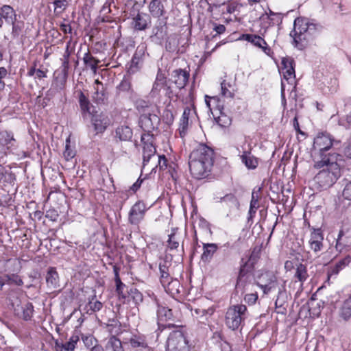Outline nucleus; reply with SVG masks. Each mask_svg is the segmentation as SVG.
I'll list each match as a JSON object with an SVG mask.
<instances>
[{
	"label": "nucleus",
	"instance_id": "f257e3e1",
	"mask_svg": "<svg viewBox=\"0 0 351 351\" xmlns=\"http://www.w3.org/2000/svg\"><path fill=\"white\" fill-rule=\"evenodd\" d=\"M332 135L329 132H319L313 139L312 151L313 152V167L320 169L324 165L335 164L341 155L335 152L333 145L337 143Z\"/></svg>",
	"mask_w": 351,
	"mask_h": 351
},
{
	"label": "nucleus",
	"instance_id": "f03ea898",
	"mask_svg": "<svg viewBox=\"0 0 351 351\" xmlns=\"http://www.w3.org/2000/svg\"><path fill=\"white\" fill-rule=\"evenodd\" d=\"M319 32V27L316 24L309 23L306 19L298 18L294 21V27L290 36L293 38L295 46L302 50L318 35Z\"/></svg>",
	"mask_w": 351,
	"mask_h": 351
},
{
	"label": "nucleus",
	"instance_id": "7ed1b4c3",
	"mask_svg": "<svg viewBox=\"0 0 351 351\" xmlns=\"http://www.w3.org/2000/svg\"><path fill=\"white\" fill-rule=\"evenodd\" d=\"M279 285L278 277L271 271H263L256 278L255 285L263 290L264 295H268L271 291L278 289V298L285 293L286 282L282 280Z\"/></svg>",
	"mask_w": 351,
	"mask_h": 351
},
{
	"label": "nucleus",
	"instance_id": "20e7f679",
	"mask_svg": "<svg viewBox=\"0 0 351 351\" xmlns=\"http://www.w3.org/2000/svg\"><path fill=\"white\" fill-rule=\"evenodd\" d=\"M248 315L247 308L245 304H237L230 306L225 314V324L232 330L242 328Z\"/></svg>",
	"mask_w": 351,
	"mask_h": 351
},
{
	"label": "nucleus",
	"instance_id": "39448f33",
	"mask_svg": "<svg viewBox=\"0 0 351 351\" xmlns=\"http://www.w3.org/2000/svg\"><path fill=\"white\" fill-rule=\"evenodd\" d=\"M173 254H167L160 258L158 263L159 272L158 274L160 284L165 283L167 280L172 279L176 276H180L182 266L180 263L173 265Z\"/></svg>",
	"mask_w": 351,
	"mask_h": 351
},
{
	"label": "nucleus",
	"instance_id": "423d86ee",
	"mask_svg": "<svg viewBox=\"0 0 351 351\" xmlns=\"http://www.w3.org/2000/svg\"><path fill=\"white\" fill-rule=\"evenodd\" d=\"M322 170L315 176V180L322 189H328L332 186L340 176L339 165L337 161L335 164L324 165Z\"/></svg>",
	"mask_w": 351,
	"mask_h": 351
},
{
	"label": "nucleus",
	"instance_id": "0eeeda50",
	"mask_svg": "<svg viewBox=\"0 0 351 351\" xmlns=\"http://www.w3.org/2000/svg\"><path fill=\"white\" fill-rule=\"evenodd\" d=\"M194 348L189 344L182 330H176L170 332L167 341V351H193Z\"/></svg>",
	"mask_w": 351,
	"mask_h": 351
},
{
	"label": "nucleus",
	"instance_id": "6e6552de",
	"mask_svg": "<svg viewBox=\"0 0 351 351\" xmlns=\"http://www.w3.org/2000/svg\"><path fill=\"white\" fill-rule=\"evenodd\" d=\"M149 56L147 52V45L142 43L138 45L129 63L126 65V73L129 75H134L142 69L145 58Z\"/></svg>",
	"mask_w": 351,
	"mask_h": 351
},
{
	"label": "nucleus",
	"instance_id": "1a4fd4ad",
	"mask_svg": "<svg viewBox=\"0 0 351 351\" xmlns=\"http://www.w3.org/2000/svg\"><path fill=\"white\" fill-rule=\"evenodd\" d=\"M186 233L182 232L178 228H172L170 234H169L168 240L167 241V245L165 250V254H172V252H179V246L181 243V253L177 254L178 261L182 260V253L184 252V241Z\"/></svg>",
	"mask_w": 351,
	"mask_h": 351
},
{
	"label": "nucleus",
	"instance_id": "9d476101",
	"mask_svg": "<svg viewBox=\"0 0 351 351\" xmlns=\"http://www.w3.org/2000/svg\"><path fill=\"white\" fill-rule=\"evenodd\" d=\"M265 34L266 33L261 29L260 34H243L240 36V40L250 43L256 48L261 49L267 56L271 57L274 51L265 39Z\"/></svg>",
	"mask_w": 351,
	"mask_h": 351
},
{
	"label": "nucleus",
	"instance_id": "9b49d317",
	"mask_svg": "<svg viewBox=\"0 0 351 351\" xmlns=\"http://www.w3.org/2000/svg\"><path fill=\"white\" fill-rule=\"evenodd\" d=\"M189 166L192 177L197 180H202L210 175L213 164L206 163L204 161H199L189 156Z\"/></svg>",
	"mask_w": 351,
	"mask_h": 351
},
{
	"label": "nucleus",
	"instance_id": "f8f14e48",
	"mask_svg": "<svg viewBox=\"0 0 351 351\" xmlns=\"http://www.w3.org/2000/svg\"><path fill=\"white\" fill-rule=\"evenodd\" d=\"M283 19V14L280 12H275L270 8L263 12L258 19L261 29L267 33V30L272 27L280 25Z\"/></svg>",
	"mask_w": 351,
	"mask_h": 351
},
{
	"label": "nucleus",
	"instance_id": "ddd939ff",
	"mask_svg": "<svg viewBox=\"0 0 351 351\" xmlns=\"http://www.w3.org/2000/svg\"><path fill=\"white\" fill-rule=\"evenodd\" d=\"M197 117V112L194 104L186 106L184 109V112L179 121L178 131L181 138H184L186 135L189 126L192 124L193 121Z\"/></svg>",
	"mask_w": 351,
	"mask_h": 351
},
{
	"label": "nucleus",
	"instance_id": "4468645a",
	"mask_svg": "<svg viewBox=\"0 0 351 351\" xmlns=\"http://www.w3.org/2000/svg\"><path fill=\"white\" fill-rule=\"evenodd\" d=\"M322 77H317L319 79V84L320 89L325 95L333 94L336 93L339 88L338 79L332 73L328 71L322 73Z\"/></svg>",
	"mask_w": 351,
	"mask_h": 351
},
{
	"label": "nucleus",
	"instance_id": "2eb2a0df",
	"mask_svg": "<svg viewBox=\"0 0 351 351\" xmlns=\"http://www.w3.org/2000/svg\"><path fill=\"white\" fill-rule=\"evenodd\" d=\"M189 156L206 163H214V149L205 143H198L191 151Z\"/></svg>",
	"mask_w": 351,
	"mask_h": 351
},
{
	"label": "nucleus",
	"instance_id": "dca6fc26",
	"mask_svg": "<svg viewBox=\"0 0 351 351\" xmlns=\"http://www.w3.org/2000/svg\"><path fill=\"white\" fill-rule=\"evenodd\" d=\"M335 250L340 254H351V230L349 228L339 230L335 241Z\"/></svg>",
	"mask_w": 351,
	"mask_h": 351
},
{
	"label": "nucleus",
	"instance_id": "f3484780",
	"mask_svg": "<svg viewBox=\"0 0 351 351\" xmlns=\"http://www.w3.org/2000/svg\"><path fill=\"white\" fill-rule=\"evenodd\" d=\"M351 263V254H347L345 257L339 259L335 263H331L327 267V278L325 281V284L330 285L331 278H337L339 274L347 267Z\"/></svg>",
	"mask_w": 351,
	"mask_h": 351
},
{
	"label": "nucleus",
	"instance_id": "a211bd4d",
	"mask_svg": "<svg viewBox=\"0 0 351 351\" xmlns=\"http://www.w3.org/2000/svg\"><path fill=\"white\" fill-rule=\"evenodd\" d=\"M254 267L240 261V265L236 282V287L244 289L251 281V276L253 275Z\"/></svg>",
	"mask_w": 351,
	"mask_h": 351
},
{
	"label": "nucleus",
	"instance_id": "6ab92c4d",
	"mask_svg": "<svg viewBox=\"0 0 351 351\" xmlns=\"http://www.w3.org/2000/svg\"><path fill=\"white\" fill-rule=\"evenodd\" d=\"M157 318H158V328L161 330H163L166 328H178V326L173 324H164V322H167L168 321H173L174 320V316L173 314L172 309L169 308V307L162 305V304H158V308H157Z\"/></svg>",
	"mask_w": 351,
	"mask_h": 351
},
{
	"label": "nucleus",
	"instance_id": "aec40b11",
	"mask_svg": "<svg viewBox=\"0 0 351 351\" xmlns=\"http://www.w3.org/2000/svg\"><path fill=\"white\" fill-rule=\"evenodd\" d=\"M280 72L282 73L283 77L288 83L294 84L293 88H295V61L291 57L282 58L281 60Z\"/></svg>",
	"mask_w": 351,
	"mask_h": 351
},
{
	"label": "nucleus",
	"instance_id": "412c9836",
	"mask_svg": "<svg viewBox=\"0 0 351 351\" xmlns=\"http://www.w3.org/2000/svg\"><path fill=\"white\" fill-rule=\"evenodd\" d=\"M147 208L143 201H137L129 212L128 221L131 224L138 225L143 219Z\"/></svg>",
	"mask_w": 351,
	"mask_h": 351
},
{
	"label": "nucleus",
	"instance_id": "4be33fe9",
	"mask_svg": "<svg viewBox=\"0 0 351 351\" xmlns=\"http://www.w3.org/2000/svg\"><path fill=\"white\" fill-rule=\"evenodd\" d=\"M90 116V121L96 134L104 132L110 123L108 117L103 112L98 113L95 110H93Z\"/></svg>",
	"mask_w": 351,
	"mask_h": 351
},
{
	"label": "nucleus",
	"instance_id": "5701e85b",
	"mask_svg": "<svg viewBox=\"0 0 351 351\" xmlns=\"http://www.w3.org/2000/svg\"><path fill=\"white\" fill-rule=\"evenodd\" d=\"M14 314L25 321L31 320L34 315V308L32 302L26 301L15 304L12 303Z\"/></svg>",
	"mask_w": 351,
	"mask_h": 351
},
{
	"label": "nucleus",
	"instance_id": "b1692460",
	"mask_svg": "<svg viewBox=\"0 0 351 351\" xmlns=\"http://www.w3.org/2000/svg\"><path fill=\"white\" fill-rule=\"evenodd\" d=\"M160 118L156 114H143L140 117L139 124L144 132H153L158 128Z\"/></svg>",
	"mask_w": 351,
	"mask_h": 351
},
{
	"label": "nucleus",
	"instance_id": "393cba45",
	"mask_svg": "<svg viewBox=\"0 0 351 351\" xmlns=\"http://www.w3.org/2000/svg\"><path fill=\"white\" fill-rule=\"evenodd\" d=\"M310 238L308 245L315 253L320 252L324 247V234L321 228H310Z\"/></svg>",
	"mask_w": 351,
	"mask_h": 351
},
{
	"label": "nucleus",
	"instance_id": "a878e982",
	"mask_svg": "<svg viewBox=\"0 0 351 351\" xmlns=\"http://www.w3.org/2000/svg\"><path fill=\"white\" fill-rule=\"evenodd\" d=\"M151 24V16L145 12H138V13L132 18L131 25L136 31H145L150 27Z\"/></svg>",
	"mask_w": 351,
	"mask_h": 351
},
{
	"label": "nucleus",
	"instance_id": "bb28decb",
	"mask_svg": "<svg viewBox=\"0 0 351 351\" xmlns=\"http://www.w3.org/2000/svg\"><path fill=\"white\" fill-rule=\"evenodd\" d=\"M189 77V71L182 69L173 70L171 74L172 81L179 89L184 88L186 86Z\"/></svg>",
	"mask_w": 351,
	"mask_h": 351
},
{
	"label": "nucleus",
	"instance_id": "cd10ccee",
	"mask_svg": "<svg viewBox=\"0 0 351 351\" xmlns=\"http://www.w3.org/2000/svg\"><path fill=\"white\" fill-rule=\"evenodd\" d=\"M237 92L236 84L230 80L224 79L221 82L220 97L223 99L232 100Z\"/></svg>",
	"mask_w": 351,
	"mask_h": 351
},
{
	"label": "nucleus",
	"instance_id": "c85d7f7f",
	"mask_svg": "<svg viewBox=\"0 0 351 351\" xmlns=\"http://www.w3.org/2000/svg\"><path fill=\"white\" fill-rule=\"evenodd\" d=\"M177 276H176L173 277L172 279L167 280L165 283H161L165 291L173 298L178 296L183 290V287L178 280Z\"/></svg>",
	"mask_w": 351,
	"mask_h": 351
},
{
	"label": "nucleus",
	"instance_id": "c756f323",
	"mask_svg": "<svg viewBox=\"0 0 351 351\" xmlns=\"http://www.w3.org/2000/svg\"><path fill=\"white\" fill-rule=\"evenodd\" d=\"M309 275L307 265L303 263H298L294 270L293 279L294 283L299 282V287L302 289L304 283L308 280Z\"/></svg>",
	"mask_w": 351,
	"mask_h": 351
},
{
	"label": "nucleus",
	"instance_id": "7c9ffc66",
	"mask_svg": "<svg viewBox=\"0 0 351 351\" xmlns=\"http://www.w3.org/2000/svg\"><path fill=\"white\" fill-rule=\"evenodd\" d=\"M16 143V139L12 132L3 130L0 132V145L3 150V155L7 154L9 151Z\"/></svg>",
	"mask_w": 351,
	"mask_h": 351
},
{
	"label": "nucleus",
	"instance_id": "2f4dec72",
	"mask_svg": "<svg viewBox=\"0 0 351 351\" xmlns=\"http://www.w3.org/2000/svg\"><path fill=\"white\" fill-rule=\"evenodd\" d=\"M45 278L48 289L54 291L60 287L59 275L56 267H49L48 268Z\"/></svg>",
	"mask_w": 351,
	"mask_h": 351
},
{
	"label": "nucleus",
	"instance_id": "473e14b6",
	"mask_svg": "<svg viewBox=\"0 0 351 351\" xmlns=\"http://www.w3.org/2000/svg\"><path fill=\"white\" fill-rule=\"evenodd\" d=\"M113 272H114V280L115 283V291L117 293L118 298L119 300H122L123 298H126L125 295H126V291L124 289L126 288V286L124 283L122 282L119 272H120V267L117 265H113Z\"/></svg>",
	"mask_w": 351,
	"mask_h": 351
},
{
	"label": "nucleus",
	"instance_id": "72a5a7b5",
	"mask_svg": "<svg viewBox=\"0 0 351 351\" xmlns=\"http://www.w3.org/2000/svg\"><path fill=\"white\" fill-rule=\"evenodd\" d=\"M67 78V74L58 72V70L56 71L53 73L51 88L59 93L64 90L66 88Z\"/></svg>",
	"mask_w": 351,
	"mask_h": 351
},
{
	"label": "nucleus",
	"instance_id": "f704fd0d",
	"mask_svg": "<svg viewBox=\"0 0 351 351\" xmlns=\"http://www.w3.org/2000/svg\"><path fill=\"white\" fill-rule=\"evenodd\" d=\"M205 103L209 110H223L224 108L225 99L219 96L205 95ZM213 114V112H212Z\"/></svg>",
	"mask_w": 351,
	"mask_h": 351
},
{
	"label": "nucleus",
	"instance_id": "c9c22d12",
	"mask_svg": "<svg viewBox=\"0 0 351 351\" xmlns=\"http://www.w3.org/2000/svg\"><path fill=\"white\" fill-rule=\"evenodd\" d=\"M149 15L154 18H159L166 13L165 6L161 0H151L148 4Z\"/></svg>",
	"mask_w": 351,
	"mask_h": 351
},
{
	"label": "nucleus",
	"instance_id": "e433bc0d",
	"mask_svg": "<svg viewBox=\"0 0 351 351\" xmlns=\"http://www.w3.org/2000/svg\"><path fill=\"white\" fill-rule=\"evenodd\" d=\"M261 247L256 245L253 247L250 252L249 255L245 257H242L241 261L248 263L249 265L252 266L255 268V265L261 258Z\"/></svg>",
	"mask_w": 351,
	"mask_h": 351
},
{
	"label": "nucleus",
	"instance_id": "4c0bfd02",
	"mask_svg": "<svg viewBox=\"0 0 351 351\" xmlns=\"http://www.w3.org/2000/svg\"><path fill=\"white\" fill-rule=\"evenodd\" d=\"M132 135V130L126 125H119L114 130V137L119 141H129Z\"/></svg>",
	"mask_w": 351,
	"mask_h": 351
},
{
	"label": "nucleus",
	"instance_id": "58836bf2",
	"mask_svg": "<svg viewBox=\"0 0 351 351\" xmlns=\"http://www.w3.org/2000/svg\"><path fill=\"white\" fill-rule=\"evenodd\" d=\"M240 159L248 169H255L259 163L258 158L252 155L250 151H243Z\"/></svg>",
	"mask_w": 351,
	"mask_h": 351
},
{
	"label": "nucleus",
	"instance_id": "ea45409f",
	"mask_svg": "<svg viewBox=\"0 0 351 351\" xmlns=\"http://www.w3.org/2000/svg\"><path fill=\"white\" fill-rule=\"evenodd\" d=\"M130 346L136 350H145L148 348L146 337L144 335H133L129 339Z\"/></svg>",
	"mask_w": 351,
	"mask_h": 351
},
{
	"label": "nucleus",
	"instance_id": "a19ab883",
	"mask_svg": "<svg viewBox=\"0 0 351 351\" xmlns=\"http://www.w3.org/2000/svg\"><path fill=\"white\" fill-rule=\"evenodd\" d=\"M79 104L83 117H86L88 114L91 115L93 114L94 107L90 102L88 97L82 91L80 93L79 95Z\"/></svg>",
	"mask_w": 351,
	"mask_h": 351
},
{
	"label": "nucleus",
	"instance_id": "79ce46f5",
	"mask_svg": "<svg viewBox=\"0 0 351 351\" xmlns=\"http://www.w3.org/2000/svg\"><path fill=\"white\" fill-rule=\"evenodd\" d=\"M126 298H123L124 302L132 301L135 305H138L143 300L142 293L136 287H132L130 290H126Z\"/></svg>",
	"mask_w": 351,
	"mask_h": 351
},
{
	"label": "nucleus",
	"instance_id": "37998d69",
	"mask_svg": "<svg viewBox=\"0 0 351 351\" xmlns=\"http://www.w3.org/2000/svg\"><path fill=\"white\" fill-rule=\"evenodd\" d=\"M176 111L173 105L169 102L164 109L161 115L162 121L168 125H171L175 119Z\"/></svg>",
	"mask_w": 351,
	"mask_h": 351
},
{
	"label": "nucleus",
	"instance_id": "c03bdc74",
	"mask_svg": "<svg viewBox=\"0 0 351 351\" xmlns=\"http://www.w3.org/2000/svg\"><path fill=\"white\" fill-rule=\"evenodd\" d=\"M79 340V336L73 335L70 337L69 341L64 343L56 342V350L57 351H73Z\"/></svg>",
	"mask_w": 351,
	"mask_h": 351
},
{
	"label": "nucleus",
	"instance_id": "a18cd8bd",
	"mask_svg": "<svg viewBox=\"0 0 351 351\" xmlns=\"http://www.w3.org/2000/svg\"><path fill=\"white\" fill-rule=\"evenodd\" d=\"M83 61L86 67L89 68L93 73H96L100 60L94 57L89 50L84 53Z\"/></svg>",
	"mask_w": 351,
	"mask_h": 351
},
{
	"label": "nucleus",
	"instance_id": "49530a36",
	"mask_svg": "<svg viewBox=\"0 0 351 351\" xmlns=\"http://www.w3.org/2000/svg\"><path fill=\"white\" fill-rule=\"evenodd\" d=\"M217 250L218 245L216 243H203L204 251L201 259L204 262L209 261Z\"/></svg>",
	"mask_w": 351,
	"mask_h": 351
},
{
	"label": "nucleus",
	"instance_id": "de8ad7c7",
	"mask_svg": "<svg viewBox=\"0 0 351 351\" xmlns=\"http://www.w3.org/2000/svg\"><path fill=\"white\" fill-rule=\"evenodd\" d=\"M1 276L4 278V286L5 285H15L17 287H21L23 285V280L18 273L5 274Z\"/></svg>",
	"mask_w": 351,
	"mask_h": 351
},
{
	"label": "nucleus",
	"instance_id": "09e8293b",
	"mask_svg": "<svg viewBox=\"0 0 351 351\" xmlns=\"http://www.w3.org/2000/svg\"><path fill=\"white\" fill-rule=\"evenodd\" d=\"M166 22L159 21L152 29V36L158 40H163L167 36Z\"/></svg>",
	"mask_w": 351,
	"mask_h": 351
},
{
	"label": "nucleus",
	"instance_id": "8fccbe9b",
	"mask_svg": "<svg viewBox=\"0 0 351 351\" xmlns=\"http://www.w3.org/2000/svg\"><path fill=\"white\" fill-rule=\"evenodd\" d=\"M15 180V174L12 171L7 170L5 167L0 164V182L14 184Z\"/></svg>",
	"mask_w": 351,
	"mask_h": 351
},
{
	"label": "nucleus",
	"instance_id": "3c124183",
	"mask_svg": "<svg viewBox=\"0 0 351 351\" xmlns=\"http://www.w3.org/2000/svg\"><path fill=\"white\" fill-rule=\"evenodd\" d=\"M103 307V304L97 300L96 296L94 295L89 300L88 302L84 307V311L87 314L91 315L93 313L100 311Z\"/></svg>",
	"mask_w": 351,
	"mask_h": 351
},
{
	"label": "nucleus",
	"instance_id": "603ef678",
	"mask_svg": "<svg viewBox=\"0 0 351 351\" xmlns=\"http://www.w3.org/2000/svg\"><path fill=\"white\" fill-rule=\"evenodd\" d=\"M132 80L130 75H125L119 83V84L117 86V93L120 95L122 93H129L132 90Z\"/></svg>",
	"mask_w": 351,
	"mask_h": 351
},
{
	"label": "nucleus",
	"instance_id": "864d4df0",
	"mask_svg": "<svg viewBox=\"0 0 351 351\" xmlns=\"http://www.w3.org/2000/svg\"><path fill=\"white\" fill-rule=\"evenodd\" d=\"M194 313L197 315V317L200 319H204L205 320H208V319L214 314L215 311V308L212 306L208 307V308L197 307L193 309Z\"/></svg>",
	"mask_w": 351,
	"mask_h": 351
},
{
	"label": "nucleus",
	"instance_id": "5fc2aeb1",
	"mask_svg": "<svg viewBox=\"0 0 351 351\" xmlns=\"http://www.w3.org/2000/svg\"><path fill=\"white\" fill-rule=\"evenodd\" d=\"M1 14L2 17L7 23H10L16 19V14L14 10L10 5H4L1 8Z\"/></svg>",
	"mask_w": 351,
	"mask_h": 351
},
{
	"label": "nucleus",
	"instance_id": "6e6d98bb",
	"mask_svg": "<svg viewBox=\"0 0 351 351\" xmlns=\"http://www.w3.org/2000/svg\"><path fill=\"white\" fill-rule=\"evenodd\" d=\"M156 149L154 144L143 145V164L148 162L150 158L156 154Z\"/></svg>",
	"mask_w": 351,
	"mask_h": 351
},
{
	"label": "nucleus",
	"instance_id": "4d7b16f0",
	"mask_svg": "<svg viewBox=\"0 0 351 351\" xmlns=\"http://www.w3.org/2000/svg\"><path fill=\"white\" fill-rule=\"evenodd\" d=\"M218 112L219 114L215 118L216 123L221 128H228L232 124V118L226 114L223 110Z\"/></svg>",
	"mask_w": 351,
	"mask_h": 351
},
{
	"label": "nucleus",
	"instance_id": "13d9d810",
	"mask_svg": "<svg viewBox=\"0 0 351 351\" xmlns=\"http://www.w3.org/2000/svg\"><path fill=\"white\" fill-rule=\"evenodd\" d=\"M93 100L97 104H103L107 99V93L104 87H94Z\"/></svg>",
	"mask_w": 351,
	"mask_h": 351
},
{
	"label": "nucleus",
	"instance_id": "bf43d9fd",
	"mask_svg": "<svg viewBox=\"0 0 351 351\" xmlns=\"http://www.w3.org/2000/svg\"><path fill=\"white\" fill-rule=\"evenodd\" d=\"M162 88H165L167 90V95H168L169 97H171L170 94L172 93V92L170 90V87L167 86V83H163V82H158L156 80L153 84V87L152 89V93L154 96L159 95L160 90Z\"/></svg>",
	"mask_w": 351,
	"mask_h": 351
},
{
	"label": "nucleus",
	"instance_id": "052dcab7",
	"mask_svg": "<svg viewBox=\"0 0 351 351\" xmlns=\"http://www.w3.org/2000/svg\"><path fill=\"white\" fill-rule=\"evenodd\" d=\"M258 197L254 195V193H252V199L250 201V209L248 212L247 219L248 221L252 220V219L255 217L256 210L258 208Z\"/></svg>",
	"mask_w": 351,
	"mask_h": 351
},
{
	"label": "nucleus",
	"instance_id": "680f3d73",
	"mask_svg": "<svg viewBox=\"0 0 351 351\" xmlns=\"http://www.w3.org/2000/svg\"><path fill=\"white\" fill-rule=\"evenodd\" d=\"M69 0H55L53 1L54 14L56 16L61 15L69 6Z\"/></svg>",
	"mask_w": 351,
	"mask_h": 351
},
{
	"label": "nucleus",
	"instance_id": "e2e57ef3",
	"mask_svg": "<svg viewBox=\"0 0 351 351\" xmlns=\"http://www.w3.org/2000/svg\"><path fill=\"white\" fill-rule=\"evenodd\" d=\"M339 316L345 321H348L351 317V304L346 300L339 311Z\"/></svg>",
	"mask_w": 351,
	"mask_h": 351
},
{
	"label": "nucleus",
	"instance_id": "0e129e2a",
	"mask_svg": "<svg viewBox=\"0 0 351 351\" xmlns=\"http://www.w3.org/2000/svg\"><path fill=\"white\" fill-rule=\"evenodd\" d=\"M108 346L112 349V351H124L121 341L115 336L110 337L108 341Z\"/></svg>",
	"mask_w": 351,
	"mask_h": 351
},
{
	"label": "nucleus",
	"instance_id": "69168bd1",
	"mask_svg": "<svg viewBox=\"0 0 351 351\" xmlns=\"http://www.w3.org/2000/svg\"><path fill=\"white\" fill-rule=\"evenodd\" d=\"M10 23L12 25V35L13 37H18L22 32L24 28V22L22 21H16V19L13 20Z\"/></svg>",
	"mask_w": 351,
	"mask_h": 351
},
{
	"label": "nucleus",
	"instance_id": "338daca9",
	"mask_svg": "<svg viewBox=\"0 0 351 351\" xmlns=\"http://www.w3.org/2000/svg\"><path fill=\"white\" fill-rule=\"evenodd\" d=\"M293 125L295 130L296 131L297 138L298 141H301L307 138V134L303 132L300 128V124L297 116H295L293 119Z\"/></svg>",
	"mask_w": 351,
	"mask_h": 351
},
{
	"label": "nucleus",
	"instance_id": "774afa93",
	"mask_svg": "<svg viewBox=\"0 0 351 351\" xmlns=\"http://www.w3.org/2000/svg\"><path fill=\"white\" fill-rule=\"evenodd\" d=\"M82 340L84 346L88 348H91L97 343V339L93 335H84L82 336Z\"/></svg>",
	"mask_w": 351,
	"mask_h": 351
}]
</instances>
